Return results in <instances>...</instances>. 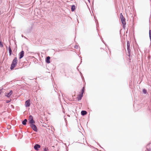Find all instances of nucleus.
Wrapping results in <instances>:
<instances>
[{
    "instance_id": "nucleus-1",
    "label": "nucleus",
    "mask_w": 151,
    "mask_h": 151,
    "mask_svg": "<svg viewBox=\"0 0 151 151\" xmlns=\"http://www.w3.org/2000/svg\"><path fill=\"white\" fill-rule=\"evenodd\" d=\"M17 63V57L14 58L13 60L12 61V63L10 67V69L12 70L16 66Z\"/></svg>"
},
{
    "instance_id": "nucleus-2",
    "label": "nucleus",
    "mask_w": 151,
    "mask_h": 151,
    "mask_svg": "<svg viewBox=\"0 0 151 151\" xmlns=\"http://www.w3.org/2000/svg\"><path fill=\"white\" fill-rule=\"evenodd\" d=\"M130 44L129 41H127V50L128 53L129 54L128 55L130 56Z\"/></svg>"
},
{
    "instance_id": "nucleus-3",
    "label": "nucleus",
    "mask_w": 151,
    "mask_h": 151,
    "mask_svg": "<svg viewBox=\"0 0 151 151\" xmlns=\"http://www.w3.org/2000/svg\"><path fill=\"white\" fill-rule=\"evenodd\" d=\"M28 120L30 124H33L35 123V122L33 120V117L32 115H30L29 116V118Z\"/></svg>"
},
{
    "instance_id": "nucleus-4",
    "label": "nucleus",
    "mask_w": 151,
    "mask_h": 151,
    "mask_svg": "<svg viewBox=\"0 0 151 151\" xmlns=\"http://www.w3.org/2000/svg\"><path fill=\"white\" fill-rule=\"evenodd\" d=\"M121 21L123 25V28L124 29L125 27V25L126 24L125 20V19L124 18L122 17V18H120Z\"/></svg>"
},
{
    "instance_id": "nucleus-5",
    "label": "nucleus",
    "mask_w": 151,
    "mask_h": 151,
    "mask_svg": "<svg viewBox=\"0 0 151 151\" xmlns=\"http://www.w3.org/2000/svg\"><path fill=\"white\" fill-rule=\"evenodd\" d=\"M30 127L32 129L36 132L38 131L37 129L36 126L34 124H30Z\"/></svg>"
},
{
    "instance_id": "nucleus-6",
    "label": "nucleus",
    "mask_w": 151,
    "mask_h": 151,
    "mask_svg": "<svg viewBox=\"0 0 151 151\" xmlns=\"http://www.w3.org/2000/svg\"><path fill=\"white\" fill-rule=\"evenodd\" d=\"M13 93L12 91V90H11L8 93H5V96H6L8 98H9L12 95Z\"/></svg>"
},
{
    "instance_id": "nucleus-7",
    "label": "nucleus",
    "mask_w": 151,
    "mask_h": 151,
    "mask_svg": "<svg viewBox=\"0 0 151 151\" xmlns=\"http://www.w3.org/2000/svg\"><path fill=\"white\" fill-rule=\"evenodd\" d=\"M19 58L20 59H21L22 58L24 55V51L22 50L21 51V52H20L19 54Z\"/></svg>"
},
{
    "instance_id": "nucleus-8",
    "label": "nucleus",
    "mask_w": 151,
    "mask_h": 151,
    "mask_svg": "<svg viewBox=\"0 0 151 151\" xmlns=\"http://www.w3.org/2000/svg\"><path fill=\"white\" fill-rule=\"evenodd\" d=\"M40 147V145L39 144H36L34 146L35 149L37 151L39 150V149Z\"/></svg>"
},
{
    "instance_id": "nucleus-9",
    "label": "nucleus",
    "mask_w": 151,
    "mask_h": 151,
    "mask_svg": "<svg viewBox=\"0 0 151 151\" xmlns=\"http://www.w3.org/2000/svg\"><path fill=\"white\" fill-rule=\"evenodd\" d=\"M30 105V100L28 99L25 102V106L27 107L29 106Z\"/></svg>"
},
{
    "instance_id": "nucleus-10",
    "label": "nucleus",
    "mask_w": 151,
    "mask_h": 151,
    "mask_svg": "<svg viewBox=\"0 0 151 151\" xmlns=\"http://www.w3.org/2000/svg\"><path fill=\"white\" fill-rule=\"evenodd\" d=\"M50 57L49 56H47V57L45 60L46 62L48 63H50Z\"/></svg>"
},
{
    "instance_id": "nucleus-11",
    "label": "nucleus",
    "mask_w": 151,
    "mask_h": 151,
    "mask_svg": "<svg viewBox=\"0 0 151 151\" xmlns=\"http://www.w3.org/2000/svg\"><path fill=\"white\" fill-rule=\"evenodd\" d=\"M81 115L83 116H84L87 114V112L86 111L83 110L81 112Z\"/></svg>"
},
{
    "instance_id": "nucleus-12",
    "label": "nucleus",
    "mask_w": 151,
    "mask_h": 151,
    "mask_svg": "<svg viewBox=\"0 0 151 151\" xmlns=\"http://www.w3.org/2000/svg\"><path fill=\"white\" fill-rule=\"evenodd\" d=\"M146 149L147 151H151V149L150 146V144L147 145Z\"/></svg>"
},
{
    "instance_id": "nucleus-13",
    "label": "nucleus",
    "mask_w": 151,
    "mask_h": 151,
    "mask_svg": "<svg viewBox=\"0 0 151 151\" xmlns=\"http://www.w3.org/2000/svg\"><path fill=\"white\" fill-rule=\"evenodd\" d=\"M9 55L11 56L12 55V50L11 47L10 46H9Z\"/></svg>"
},
{
    "instance_id": "nucleus-14",
    "label": "nucleus",
    "mask_w": 151,
    "mask_h": 151,
    "mask_svg": "<svg viewBox=\"0 0 151 151\" xmlns=\"http://www.w3.org/2000/svg\"><path fill=\"white\" fill-rule=\"evenodd\" d=\"M27 119H24L22 122V124L24 125H25L27 124Z\"/></svg>"
},
{
    "instance_id": "nucleus-15",
    "label": "nucleus",
    "mask_w": 151,
    "mask_h": 151,
    "mask_svg": "<svg viewBox=\"0 0 151 151\" xmlns=\"http://www.w3.org/2000/svg\"><path fill=\"white\" fill-rule=\"evenodd\" d=\"M83 96V94H82V93H81V94H79V95L78 97V101L81 100Z\"/></svg>"
},
{
    "instance_id": "nucleus-16",
    "label": "nucleus",
    "mask_w": 151,
    "mask_h": 151,
    "mask_svg": "<svg viewBox=\"0 0 151 151\" xmlns=\"http://www.w3.org/2000/svg\"><path fill=\"white\" fill-rule=\"evenodd\" d=\"M76 7L74 5H73L71 6V10L72 12H73L75 9Z\"/></svg>"
},
{
    "instance_id": "nucleus-17",
    "label": "nucleus",
    "mask_w": 151,
    "mask_h": 151,
    "mask_svg": "<svg viewBox=\"0 0 151 151\" xmlns=\"http://www.w3.org/2000/svg\"><path fill=\"white\" fill-rule=\"evenodd\" d=\"M149 37L150 40V41L151 42V30L150 29L149 31Z\"/></svg>"
},
{
    "instance_id": "nucleus-18",
    "label": "nucleus",
    "mask_w": 151,
    "mask_h": 151,
    "mask_svg": "<svg viewBox=\"0 0 151 151\" xmlns=\"http://www.w3.org/2000/svg\"><path fill=\"white\" fill-rule=\"evenodd\" d=\"M142 91L144 94H146L147 93V90L145 89H143Z\"/></svg>"
},
{
    "instance_id": "nucleus-19",
    "label": "nucleus",
    "mask_w": 151,
    "mask_h": 151,
    "mask_svg": "<svg viewBox=\"0 0 151 151\" xmlns=\"http://www.w3.org/2000/svg\"><path fill=\"white\" fill-rule=\"evenodd\" d=\"M3 47V45L1 42V41L0 40V47Z\"/></svg>"
},
{
    "instance_id": "nucleus-20",
    "label": "nucleus",
    "mask_w": 151,
    "mask_h": 151,
    "mask_svg": "<svg viewBox=\"0 0 151 151\" xmlns=\"http://www.w3.org/2000/svg\"><path fill=\"white\" fill-rule=\"evenodd\" d=\"M84 87H83L82 89V91H81V93H82V94H83V92H84Z\"/></svg>"
},
{
    "instance_id": "nucleus-21",
    "label": "nucleus",
    "mask_w": 151,
    "mask_h": 151,
    "mask_svg": "<svg viewBox=\"0 0 151 151\" xmlns=\"http://www.w3.org/2000/svg\"><path fill=\"white\" fill-rule=\"evenodd\" d=\"M11 101V100L10 99V100H6V103H9Z\"/></svg>"
},
{
    "instance_id": "nucleus-22",
    "label": "nucleus",
    "mask_w": 151,
    "mask_h": 151,
    "mask_svg": "<svg viewBox=\"0 0 151 151\" xmlns=\"http://www.w3.org/2000/svg\"><path fill=\"white\" fill-rule=\"evenodd\" d=\"M44 151H47L48 150V149L47 148H45L44 149Z\"/></svg>"
},
{
    "instance_id": "nucleus-23",
    "label": "nucleus",
    "mask_w": 151,
    "mask_h": 151,
    "mask_svg": "<svg viewBox=\"0 0 151 151\" xmlns=\"http://www.w3.org/2000/svg\"><path fill=\"white\" fill-rule=\"evenodd\" d=\"M122 17H123V18L124 17L123 16L122 13H121L120 14V18H122Z\"/></svg>"
},
{
    "instance_id": "nucleus-24",
    "label": "nucleus",
    "mask_w": 151,
    "mask_h": 151,
    "mask_svg": "<svg viewBox=\"0 0 151 151\" xmlns=\"http://www.w3.org/2000/svg\"><path fill=\"white\" fill-rule=\"evenodd\" d=\"M78 46L77 45H76L75 46V48H76V49H78Z\"/></svg>"
},
{
    "instance_id": "nucleus-25",
    "label": "nucleus",
    "mask_w": 151,
    "mask_h": 151,
    "mask_svg": "<svg viewBox=\"0 0 151 151\" xmlns=\"http://www.w3.org/2000/svg\"><path fill=\"white\" fill-rule=\"evenodd\" d=\"M2 89H0V95H1V93H2Z\"/></svg>"
},
{
    "instance_id": "nucleus-26",
    "label": "nucleus",
    "mask_w": 151,
    "mask_h": 151,
    "mask_svg": "<svg viewBox=\"0 0 151 151\" xmlns=\"http://www.w3.org/2000/svg\"><path fill=\"white\" fill-rule=\"evenodd\" d=\"M88 0V1L89 2H90V0Z\"/></svg>"
},
{
    "instance_id": "nucleus-27",
    "label": "nucleus",
    "mask_w": 151,
    "mask_h": 151,
    "mask_svg": "<svg viewBox=\"0 0 151 151\" xmlns=\"http://www.w3.org/2000/svg\"><path fill=\"white\" fill-rule=\"evenodd\" d=\"M22 37H23V35H22Z\"/></svg>"
},
{
    "instance_id": "nucleus-28",
    "label": "nucleus",
    "mask_w": 151,
    "mask_h": 151,
    "mask_svg": "<svg viewBox=\"0 0 151 151\" xmlns=\"http://www.w3.org/2000/svg\"><path fill=\"white\" fill-rule=\"evenodd\" d=\"M1 11H0V15H1Z\"/></svg>"
}]
</instances>
